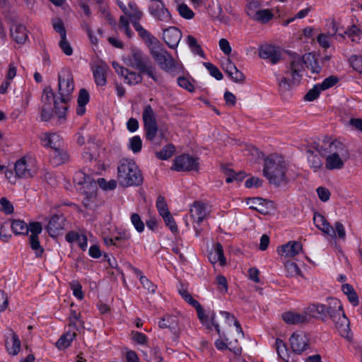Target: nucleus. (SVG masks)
Returning a JSON list of instances; mask_svg holds the SVG:
<instances>
[{
	"label": "nucleus",
	"instance_id": "25",
	"mask_svg": "<svg viewBox=\"0 0 362 362\" xmlns=\"http://www.w3.org/2000/svg\"><path fill=\"white\" fill-rule=\"evenodd\" d=\"M313 222L315 226L324 233L332 238H336V233L334 228L327 221L325 217L319 213H315L313 217Z\"/></svg>",
	"mask_w": 362,
	"mask_h": 362
},
{
	"label": "nucleus",
	"instance_id": "5",
	"mask_svg": "<svg viewBox=\"0 0 362 362\" xmlns=\"http://www.w3.org/2000/svg\"><path fill=\"white\" fill-rule=\"evenodd\" d=\"M126 64L138 70L140 74H147L156 83L161 81V78L156 73L155 68L153 66L149 57L141 49L132 48L126 59Z\"/></svg>",
	"mask_w": 362,
	"mask_h": 362
},
{
	"label": "nucleus",
	"instance_id": "58",
	"mask_svg": "<svg viewBox=\"0 0 362 362\" xmlns=\"http://www.w3.org/2000/svg\"><path fill=\"white\" fill-rule=\"evenodd\" d=\"M131 222L134 226L135 229L139 232L141 233L144 230V223L142 221L140 216L134 213L131 216Z\"/></svg>",
	"mask_w": 362,
	"mask_h": 362
},
{
	"label": "nucleus",
	"instance_id": "41",
	"mask_svg": "<svg viewBox=\"0 0 362 362\" xmlns=\"http://www.w3.org/2000/svg\"><path fill=\"white\" fill-rule=\"evenodd\" d=\"M81 315L72 310L69 317V330L78 331L83 328V322L80 319Z\"/></svg>",
	"mask_w": 362,
	"mask_h": 362
},
{
	"label": "nucleus",
	"instance_id": "49",
	"mask_svg": "<svg viewBox=\"0 0 362 362\" xmlns=\"http://www.w3.org/2000/svg\"><path fill=\"white\" fill-rule=\"evenodd\" d=\"M175 148L173 144L165 146L160 151L156 152V155L160 160H167L175 153Z\"/></svg>",
	"mask_w": 362,
	"mask_h": 362
},
{
	"label": "nucleus",
	"instance_id": "16",
	"mask_svg": "<svg viewBox=\"0 0 362 362\" xmlns=\"http://www.w3.org/2000/svg\"><path fill=\"white\" fill-rule=\"evenodd\" d=\"M182 38L181 31L176 27H169L163 30V39L169 47L175 49Z\"/></svg>",
	"mask_w": 362,
	"mask_h": 362
},
{
	"label": "nucleus",
	"instance_id": "38",
	"mask_svg": "<svg viewBox=\"0 0 362 362\" xmlns=\"http://www.w3.org/2000/svg\"><path fill=\"white\" fill-rule=\"evenodd\" d=\"M90 95L87 90L81 88L77 99L78 106L76 113L78 115H83L86 112V105L89 102Z\"/></svg>",
	"mask_w": 362,
	"mask_h": 362
},
{
	"label": "nucleus",
	"instance_id": "53",
	"mask_svg": "<svg viewBox=\"0 0 362 362\" xmlns=\"http://www.w3.org/2000/svg\"><path fill=\"white\" fill-rule=\"evenodd\" d=\"M259 9V4L257 1H252L247 4L245 11L247 15L253 20Z\"/></svg>",
	"mask_w": 362,
	"mask_h": 362
},
{
	"label": "nucleus",
	"instance_id": "39",
	"mask_svg": "<svg viewBox=\"0 0 362 362\" xmlns=\"http://www.w3.org/2000/svg\"><path fill=\"white\" fill-rule=\"evenodd\" d=\"M325 304L313 303L310 304L305 310L306 317H323L325 315Z\"/></svg>",
	"mask_w": 362,
	"mask_h": 362
},
{
	"label": "nucleus",
	"instance_id": "4",
	"mask_svg": "<svg viewBox=\"0 0 362 362\" xmlns=\"http://www.w3.org/2000/svg\"><path fill=\"white\" fill-rule=\"evenodd\" d=\"M286 163L281 156L272 154L264 160V175L270 184L280 186L287 183Z\"/></svg>",
	"mask_w": 362,
	"mask_h": 362
},
{
	"label": "nucleus",
	"instance_id": "8",
	"mask_svg": "<svg viewBox=\"0 0 362 362\" xmlns=\"http://www.w3.org/2000/svg\"><path fill=\"white\" fill-rule=\"evenodd\" d=\"M14 170L18 178H30L36 173L33 160L26 157L21 158L16 162Z\"/></svg>",
	"mask_w": 362,
	"mask_h": 362
},
{
	"label": "nucleus",
	"instance_id": "27",
	"mask_svg": "<svg viewBox=\"0 0 362 362\" xmlns=\"http://www.w3.org/2000/svg\"><path fill=\"white\" fill-rule=\"evenodd\" d=\"M332 320L335 323V327L339 334L344 338L349 339L351 331L349 327L350 323L349 319L345 315L344 310L341 312V314H339L335 320Z\"/></svg>",
	"mask_w": 362,
	"mask_h": 362
},
{
	"label": "nucleus",
	"instance_id": "35",
	"mask_svg": "<svg viewBox=\"0 0 362 362\" xmlns=\"http://www.w3.org/2000/svg\"><path fill=\"white\" fill-rule=\"evenodd\" d=\"M139 37L147 44L149 48L158 42L148 31H147L139 23L133 25Z\"/></svg>",
	"mask_w": 362,
	"mask_h": 362
},
{
	"label": "nucleus",
	"instance_id": "7",
	"mask_svg": "<svg viewBox=\"0 0 362 362\" xmlns=\"http://www.w3.org/2000/svg\"><path fill=\"white\" fill-rule=\"evenodd\" d=\"M149 49L152 57L163 70L165 71L173 70L175 66L174 60L165 49L160 48L158 46V43L151 47Z\"/></svg>",
	"mask_w": 362,
	"mask_h": 362
},
{
	"label": "nucleus",
	"instance_id": "14",
	"mask_svg": "<svg viewBox=\"0 0 362 362\" xmlns=\"http://www.w3.org/2000/svg\"><path fill=\"white\" fill-rule=\"evenodd\" d=\"M180 319L176 315H166L158 322L161 329H168L174 336L177 337L181 332Z\"/></svg>",
	"mask_w": 362,
	"mask_h": 362
},
{
	"label": "nucleus",
	"instance_id": "54",
	"mask_svg": "<svg viewBox=\"0 0 362 362\" xmlns=\"http://www.w3.org/2000/svg\"><path fill=\"white\" fill-rule=\"evenodd\" d=\"M146 131V139L149 141H153L158 132L157 123L144 124Z\"/></svg>",
	"mask_w": 362,
	"mask_h": 362
},
{
	"label": "nucleus",
	"instance_id": "3",
	"mask_svg": "<svg viewBox=\"0 0 362 362\" xmlns=\"http://www.w3.org/2000/svg\"><path fill=\"white\" fill-rule=\"evenodd\" d=\"M305 66L310 69L313 73H319L321 70V67L313 54L308 53L303 56L296 53L291 54L286 74L291 76V81L293 83L300 81L303 72L305 70Z\"/></svg>",
	"mask_w": 362,
	"mask_h": 362
},
{
	"label": "nucleus",
	"instance_id": "9",
	"mask_svg": "<svg viewBox=\"0 0 362 362\" xmlns=\"http://www.w3.org/2000/svg\"><path fill=\"white\" fill-rule=\"evenodd\" d=\"M148 12L156 21L168 23L171 20V15L162 0H151Z\"/></svg>",
	"mask_w": 362,
	"mask_h": 362
},
{
	"label": "nucleus",
	"instance_id": "51",
	"mask_svg": "<svg viewBox=\"0 0 362 362\" xmlns=\"http://www.w3.org/2000/svg\"><path fill=\"white\" fill-rule=\"evenodd\" d=\"M285 268L288 276H302V272L298 265L293 262L288 261L285 263Z\"/></svg>",
	"mask_w": 362,
	"mask_h": 362
},
{
	"label": "nucleus",
	"instance_id": "13",
	"mask_svg": "<svg viewBox=\"0 0 362 362\" xmlns=\"http://www.w3.org/2000/svg\"><path fill=\"white\" fill-rule=\"evenodd\" d=\"M42 230V226L39 222H33L30 223V235L29 237V244L37 257H41L44 252L43 248L40 245L38 238V235L41 233Z\"/></svg>",
	"mask_w": 362,
	"mask_h": 362
},
{
	"label": "nucleus",
	"instance_id": "61",
	"mask_svg": "<svg viewBox=\"0 0 362 362\" xmlns=\"http://www.w3.org/2000/svg\"><path fill=\"white\" fill-rule=\"evenodd\" d=\"M119 28L124 30L125 34L131 37L132 35V32L130 29L129 23L128 21V17L124 16H121L119 18Z\"/></svg>",
	"mask_w": 362,
	"mask_h": 362
},
{
	"label": "nucleus",
	"instance_id": "59",
	"mask_svg": "<svg viewBox=\"0 0 362 362\" xmlns=\"http://www.w3.org/2000/svg\"><path fill=\"white\" fill-rule=\"evenodd\" d=\"M98 185L105 190H112L116 188L117 181L115 180H110L107 181L104 178H99L98 180Z\"/></svg>",
	"mask_w": 362,
	"mask_h": 362
},
{
	"label": "nucleus",
	"instance_id": "29",
	"mask_svg": "<svg viewBox=\"0 0 362 362\" xmlns=\"http://www.w3.org/2000/svg\"><path fill=\"white\" fill-rule=\"evenodd\" d=\"M283 320L288 325H301L308 322V317L304 313H300L295 311L285 312L282 315Z\"/></svg>",
	"mask_w": 362,
	"mask_h": 362
},
{
	"label": "nucleus",
	"instance_id": "12",
	"mask_svg": "<svg viewBox=\"0 0 362 362\" xmlns=\"http://www.w3.org/2000/svg\"><path fill=\"white\" fill-rule=\"evenodd\" d=\"M291 348L297 354H300L309 348L310 340L306 333L298 331L294 332L289 339Z\"/></svg>",
	"mask_w": 362,
	"mask_h": 362
},
{
	"label": "nucleus",
	"instance_id": "46",
	"mask_svg": "<svg viewBox=\"0 0 362 362\" xmlns=\"http://www.w3.org/2000/svg\"><path fill=\"white\" fill-rule=\"evenodd\" d=\"M142 118L144 124L156 123V114L150 105L144 107Z\"/></svg>",
	"mask_w": 362,
	"mask_h": 362
},
{
	"label": "nucleus",
	"instance_id": "45",
	"mask_svg": "<svg viewBox=\"0 0 362 362\" xmlns=\"http://www.w3.org/2000/svg\"><path fill=\"white\" fill-rule=\"evenodd\" d=\"M186 42L191 51L197 55L204 57V51L202 50L200 45L198 43L197 39L191 35H188L186 37Z\"/></svg>",
	"mask_w": 362,
	"mask_h": 362
},
{
	"label": "nucleus",
	"instance_id": "36",
	"mask_svg": "<svg viewBox=\"0 0 362 362\" xmlns=\"http://www.w3.org/2000/svg\"><path fill=\"white\" fill-rule=\"evenodd\" d=\"M11 36L18 43H24L27 39V32L24 25L14 24L11 28Z\"/></svg>",
	"mask_w": 362,
	"mask_h": 362
},
{
	"label": "nucleus",
	"instance_id": "60",
	"mask_svg": "<svg viewBox=\"0 0 362 362\" xmlns=\"http://www.w3.org/2000/svg\"><path fill=\"white\" fill-rule=\"evenodd\" d=\"M59 46L66 55L70 56L73 54V49L67 40L66 36L60 38Z\"/></svg>",
	"mask_w": 362,
	"mask_h": 362
},
{
	"label": "nucleus",
	"instance_id": "33",
	"mask_svg": "<svg viewBox=\"0 0 362 362\" xmlns=\"http://www.w3.org/2000/svg\"><path fill=\"white\" fill-rule=\"evenodd\" d=\"M209 259L212 264L219 262L221 266L225 265L226 260L221 243H217L214 245L213 250L209 255Z\"/></svg>",
	"mask_w": 362,
	"mask_h": 362
},
{
	"label": "nucleus",
	"instance_id": "55",
	"mask_svg": "<svg viewBox=\"0 0 362 362\" xmlns=\"http://www.w3.org/2000/svg\"><path fill=\"white\" fill-rule=\"evenodd\" d=\"M156 207L160 215L163 217L170 214L165 198L163 196H159L156 202Z\"/></svg>",
	"mask_w": 362,
	"mask_h": 362
},
{
	"label": "nucleus",
	"instance_id": "2",
	"mask_svg": "<svg viewBox=\"0 0 362 362\" xmlns=\"http://www.w3.org/2000/svg\"><path fill=\"white\" fill-rule=\"evenodd\" d=\"M58 90L59 101L54 100V112L58 117L59 123L66 119L67 103L70 100L74 89V78L70 71L64 69L58 74Z\"/></svg>",
	"mask_w": 362,
	"mask_h": 362
},
{
	"label": "nucleus",
	"instance_id": "62",
	"mask_svg": "<svg viewBox=\"0 0 362 362\" xmlns=\"http://www.w3.org/2000/svg\"><path fill=\"white\" fill-rule=\"evenodd\" d=\"M142 141L139 136H133L129 141V148L134 153H138L141 150Z\"/></svg>",
	"mask_w": 362,
	"mask_h": 362
},
{
	"label": "nucleus",
	"instance_id": "34",
	"mask_svg": "<svg viewBox=\"0 0 362 362\" xmlns=\"http://www.w3.org/2000/svg\"><path fill=\"white\" fill-rule=\"evenodd\" d=\"M69 160V153L61 147L52 150V152L50 154V161L54 165H59Z\"/></svg>",
	"mask_w": 362,
	"mask_h": 362
},
{
	"label": "nucleus",
	"instance_id": "40",
	"mask_svg": "<svg viewBox=\"0 0 362 362\" xmlns=\"http://www.w3.org/2000/svg\"><path fill=\"white\" fill-rule=\"evenodd\" d=\"M76 336L75 331L68 330L66 331L57 341L56 346L59 349H64L69 347Z\"/></svg>",
	"mask_w": 362,
	"mask_h": 362
},
{
	"label": "nucleus",
	"instance_id": "31",
	"mask_svg": "<svg viewBox=\"0 0 362 362\" xmlns=\"http://www.w3.org/2000/svg\"><path fill=\"white\" fill-rule=\"evenodd\" d=\"M124 15L128 17L129 21L134 25L139 23V21L143 16V13L139 10L135 2L131 1L128 4V8L124 13Z\"/></svg>",
	"mask_w": 362,
	"mask_h": 362
},
{
	"label": "nucleus",
	"instance_id": "18",
	"mask_svg": "<svg viewBox=\"0 0 362 362\" xmlns=\"http://www.w3.org/2000/svg\"><path fill=\"white\" fill-rule=\"evenodd\" d=\"M259 56L264 59H269L272 64L278 63L281 59V52L278 47L266 45L259 48Z\"/></svg>",
	"mask_w": 362,
	"mask_h": 362
},
{
	"label": "nucleus",
	"instance_id": "63",
	"mask_svg": "<svg viewBox=\"0 0 362 362\" xmlns=\"http://www.w3.org/2000/svg\"><path fill=\"white\" fill-rule=\"evenodd\" d=\"M163 218L166 224V226L170 228V230L173 233H177L178 230L177 224L175 223V219L171 216L170 213L167 214L166 216H163Z\"/></svg>",
	"mask_w": 362,
	"mask_h": 362
},
{
	"label": "nucleus",
	"instance_id": "20",
	"mask_svg": "<svg viewBox=\"0 0 362 362\" xmlns=\"http://www.w3.org/2000/svg\"><path fill=\"white\" fill-rule=\"evenodd\" d=\"M66 225V219L63 216L54 215L48 222L47 230L50 236L57 237L60 234Z\"/></svg>",
	"mask_w": 362,
	"mask_h": 362
},
{
	"label": "nucleus",
	"instance_id": "26",
	"mask_svg": "<svg viewBox=\"0 0 362 362\" xmlns=\"http://www.w3.org/2000/svg\"><path fill=\"white\" fill-rule=\"evenodd\" d=\"M313 222L315 226L324 233L332 238H336V233L334 228L327 221L325 217L319 213H315L313 217Z\"/></svg>",
	"mask_w": 362,
	"mask_h": 362
},
{
	"label": "nucleus",
	"instance_id": "1",
	"mask_svg": "<svg viewBox=\"0 0 362 362\" xmlns=\"http://www.w3.org/2000/svg\"><path fill=\"white\" fill-rule=\"evenodd\" d=\"M321 156H325V168L329 170H341L349 158V152L344 144L338 140H323L314 146Z\"/></svg>",
	"mask_w": 362,
	"mask_h": 362
},
{
	"label": "nucleus",
	"instance_id": "15",
	"mask_svg": "<svg viewBox=\"0 0 362 362\" xmlns=\"http://www.w3.org/2000/svg\"><path fill=\"white\" fill-rule=\"evenodd\" d=\"M197 310V316L202 323L208 328H211V325L214 326L217 331L220 333L219 325L215 319V313L214 311H208L206 313L200 304L195 307Z\"/></svg>",
	"mask_w": 362,
	"mask_h": 362
},
{
	"label": "nucleus",
	"instance_id": "22",
	"mask_svg": "<svg viewBox=\"0 0 362 362\" xmlns=\"http://www.w3.org/2000/svg\"><path fill=\"white\" fill-rule=\"evenodd\" d=\"M208 213L206 205L201 202H195L190 209V216L197 225L207 217Z\"/></svg>",
	"mask_w": 362,
	"mask_h": 362
},
{
	"label": "nucleus",
	"instance_id": "30",
	"mask_svg": "<svg viewBox=\"0 0 362 362\" xmlns=\"http://www.w3.org/2000/svg\"><path fill=\"white\" fill-rule=\"evenodd\" d=\"M40 139L45 146L50 147L52 150L62 147V139L57 133H43Z\"/></svg>",
	"mask_w": 362,
	"mask_h": 362
},
{
	"label": "nucleus",
	"instance_id": "57",
	"mask_svg": "<svg viewBox=\"0 0 362 362\" xmlns=\"http://www.w3.org/2000/svg\"><path fill=\"white\" fill-rule=\"evenodd\" d=\"M204 66L209 71L211 76L214 77L217 80H221L223 78V74L219 69L213 64L210 62H204Z\"/></svg>",
	"mask_w": 362,
	"mask_h": 362
},
{
	"label": "nucleus",
	"instance_id": "64",
	"mask_svg": "<svg viewBox=\"0 0 362 362\" xmlns=\"http://www.w3.org/2000/svg\"><path fill=\"white\" fill-rule=\"evenodd\" d=\"M349 61L354 69L362 73V56H352Z\"/></svg>",
	"mask_w": 362,
	"mask_h": 362
},
{
	"label": "nucleus",
	"instance_id": "21",
	"mask_svg": "<svg viewBox=\"0 0 362 362\" xmlns=\"http://www.w3.org/2000/svg\"><path fill=\"white\" fill-rule=\"evenodd\" d=\"M303 249L302 244L297 241H289L277 248V252L284 257H293Z\"/></svg>",
	"mask_w": 362,
	"mask_h": 362
},
{
	"label": "nucleus",
	"instance_id": "6",
	"mask_svg": "<svg viewBox=\"0 0 362 362\" xmlns=\"http://www.w3.org/2000/svg\"><path fill=\"white\" fill-rule=\"evenodd\" d=\"M117 179L123 187L140 185L143 177L136 164L129 160H123L117 168Z\"/></svg>",
	"mask_w": 362,
	"mask_h": 362
},
{
	"label": "nucleus",
	"instance_id": "23",
	"mask_svg": "<svg viewBox=\"0 0 362 362\" xmlns=\"http://www.w3.org/2000/svg\"><path fill=\"white\" fill-rule=\"evenodd\" d=\"M327 302V304H325V310L323 317L329 316L331 319L335 320L343 311L342 304L338 299L334 298H328Z\"/></svg>",
	"mask_w": 362,
	"mask_h": 362
},
{
	"label": "nucleus",
	"instance_id": "50",
	"mask_svg": "<svg viewBox=\"0 0 362 362\" xmlns=\"http://www.w3.org/2000/svg\"><path fill=\"white\" fill-rule=\"evenodd\" d=\"M274 17L273 13L269 9H259L253 20L262 23H266Z\"/></svg>",
	"mask_w": 362,
	"mask_h": 362
},
{
	"label": "nucleus",
	"instance_id": "17",
	"mask_svg": "<svg viewBox=\"0 0 362 362\" xmlns=\"http://www.w3.org/2000/svg\"><path fill=\"white\" fill-rule=\"evenodd\" d=\"M222 69L234 82H244L245 79L244 74L237 69L230 58H227L222 63Z\"/></svg>",
	"mask_w": 362,
	"mask_h": 362
},
{
	"label": "nucleus",
	"instance_id": "28",
	"mask_svg": "<svg viewBox=\"0 0 362 362\" xmlns=\"http://www.w3.org/2000/svg\"><path fill=\"white\" fill-rule=\"evenodd\" d=\"M74 181L76 185L80 186L78 188L80 191H83V189H87L91 188V187L97 186L93 179L83 171L76 173Z\"/></svg>",
	"mask_w": 362,
	"mask_h": 362
},
{
	"label": "nucleus",
	"instance_id": "19",
	"mask_svg": "<svg viewBox=\"0 0 362 362\" xmlns=\"http://www.w3.org/2000/svg\"><path fill=\"white\" fill-rule=\"evenodd\" d=\"M5 346L8 353L16 356L21 351V341L18 335L10 329L5 336Z\"/></svg>",
	"mask_w": 362,
	"mask_h": 362
},
{
	"label": "nucleus",
	"instance_id": "24",
	"mask_svg": "<svg viewBox=\"0 0 362 362\" xmlns=\"http://www.w3.org/2000/svg\"><path fill=\"white\" fill-rule=\"evenodd\" d=\"M109 70V66L104 62L95 65L92 67L94 80L97 86H104L106 85V76Z\"/></svg>",
	"mask_w": 362,
	"mask_h": 362
},
{
	"label": "nucleus",
	"instance_id": "56",
	"mask_svg": "<svg viewBox=\"0 0 362 362\" xmlns=\"http://www.w3.org/2000/svg\"><path fill=\"white\" fill-rule=\"evenodd\" d=\"M323 90L320 86V84H316L310 89L305 95V100L308 101H313L318 98L320 92Z\"/></svg>",
	"mask_w": 362,
	"mask_h": 362
},
{
	"label": "nucleus",
	"instance_id": "52",
	"mask_svg": "<svg viewBox=\"0 0 362 362\" xmlns=\"http://www.w3.org/2000/svg\"><path fill=\"white\" fill-rule=\"evenodd\" d=\"M177 9L179 14L185 19H192L194 16L193 11L185 4H180L177 5Z\"/></svg>",
	"mask_w": 362,
	"mask_h": 362
},
{
	"label": "nucleus",
	"instance_id": "43",
	"mask_svg": "<svg viewBox=\"0 0 362 362\" xmlns=\"http://www.w3.org/2000/svg\"><path fill=\"white\" fill-rule=\"evenodd\" d=\"M308 161L310 165V168L313 170L314 172L318 171L322 167V161L321 158L314 153L312 150H308Z\"/></svg>",
	"mask_w": 362,
	"mask_h": 362
},
{
	"label": "nucleus",
	"instance_id": "47",
	"mask_svg": "<svg viewBox=\"0 0 362 362\" xmlns=\"http://www.w3.org/2000/svg\"><path fill=\"white\" fill-rule=\"evenodd\" d=\"M275 346L279 356L284 361L288 362L289 354L286 344L282 340L277 339L276 340Z\"/></svg>",
	"mask_w": 362,
	"mask_h": 362
},
{
	"label": "nucleus",
	"instance_id": "37",
	"mask_svg": "<svg viewBox=\"0 0 362 362\" xmlns=\"http://www.w3.org/2000/svg\"><path fill=\"white\" fill-rule=\"evenodd\" d=\"M221 315L225 318L226 322L228 325H231L232 323L236 327V332L238 333V337L235 339V342L237 343L238 339H243L244 334L243 332V329L241 328L240 324L239 322L235 319L234 315H231L230 313L226 311H221L220 312Z\"/></svg>",
	"mask_w": 362,
	"mask_h": 362
},
{
	"label": "nucleus",
	"instance_id": "44",
	"mask_svg": "<svg viewBox=\"0 0 362 362\" xmlns=\"http://www.w3.org/2000/svg\"><path fill=\"white\" fill-rule=\"evenodd\" d=\"M223 173L226 176V181L228 183L240 182L245 177V175L243 172L235 173L232 169L227 167L223 168Z\"/></svg>",
	"mask_w": 362,
	"mask_h": 362
},
{
	"label": "nucleus",
	"instance_id": "48",
	"mask_svg": "<svg viewBox=\"0 0 362 362\" xmlns=\"http://www.w3.org/2000/svg\"><path fill=\"white\" fill-rule=\"evenodd\" d=\"M57 99L54 95L52 89L51 87L47 86L44 88L42 95V102L43 103V106H47L48 108L51 107L52 101L54 102V100ZM58 100L59 98H57Z\"/></svg>",
	"mask_w": 362,
	"mask_h": 362
},
{
	"label": "nucleus",
	"instance_id": "42",
	"mask_svg": "<svg viewBox=\"0 0 362 362\" xmlns=\"http://www.w3.org/2000/svg\"><path fill=\"white\" fill-rule=\"evenodd\" d=\"M11 229L16 235H27L30 231V225L20 219L13 220L11 222Z\"/></svg>",
	"mask_w": 362,
	"mask_h": 362
},
{
	"label": "nucleus",
	"instance_id": "32",
	"mask_svg": "<svg viewBox=\"0 0 362 362\" xmlns=\"http://www.w3.org/2000/svg\"><path fill=\"white\" fill-rule=\"evenodd\" d=\"M96 190L97 186L91 187V188L85 189L81 191V192L84 194V198L83 199V206L90 209H94L96 206Z\"/></svg>",
	"mask_w": 362,
	"mask_h": 362
},
{
	"label": "nucleus",
	"instance_id": "10",
	"mask_svg": "<svg viewBox=\"0 0 362 362\" xmlns=\"http://www.w3.org/2000/svg\"><path fill=\"white\" fill-rule=\"evenodd\" d=\"M112 65L115 72L124 78V83L132 86L139 84L142 81L143 74H140L139 71L136 73L135 71H130L116 62H112Z\"/></svg>",
	"mask_w": 362,
	"mask_h": 362
},
{
	"label": "nucleus",
	"instance_id": "11",
	"mask_svg": "<svg viewBox=\"0 0 362 362\" xmlns=\"http://www.w3.org/2000/svg\"><path fill=\"white\" fill-rule=\"evenodd\" d=\"M199 164L197 158L183 154L175 159L173 169L176 171L197 170H198Z\"/></svg>",
	"mask_w": 362,
	"mask_h": 362
}]
</instances>
